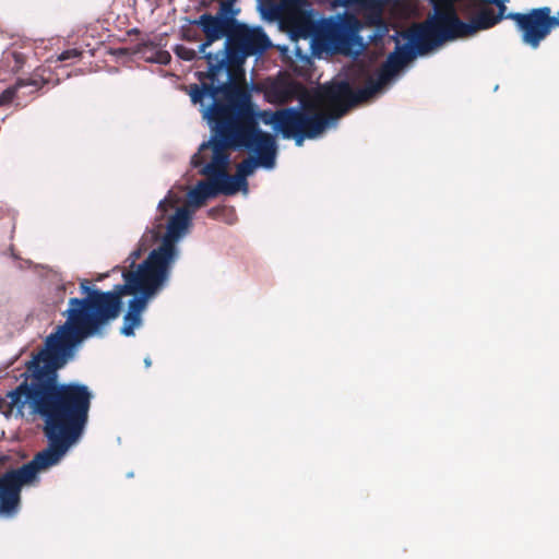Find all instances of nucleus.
<instances>
[{
    "instance_id": "f03ea898",
    "label": "nucleus",
    "mask_w": 559,
    "mask_h": 559,
    "mask_svg": "<svg viewBox=\"0 0 559 559\" xmlns=\"http://www.w3.org/2000/svg\"><path fill=\"white\" fill-rule=\"evenodd\" d=\"M21 383L0 397V413L7 418L40 419L48 445L32 461L0 475V514L15 515L21 507L22 488L38 481V473L57 465L84 432L88 417L79 399L57 391L38 373L27 371Z\"/></svg>"
},
{
    "instance_id": "423d86ee",
    "label": "nucleus",
    "mask_w": 559,
    "mask_h": 559,
    "mask_svg": "<svg viewBox=\"0 0 559 559\" xmlns=\"http://www.w3.org/2000/svg\"><path fill=\"white\" fill-rule=\"evenodd\" d=\"M415 46L409 45L396 46L386 60L377 70L374 80L368 76L364 87L354 90L346 81L331 83L320 88L317 94L319 102L330 105L334 110V119L341 118L350 108L359 104L368 102L372 98L386 83H389L409 61L416 56Z\"/></svg>"
},
{
    "instance_id": "cd10ccee",
    "label": "nucleus",
    "mask_w": 559,
    "mask_h": 559,
    "mask_svg": "<svg viewBox=\"0 0 559 559\" xmlns=\"http://www.w3.org/2000/svg\"><path fill=\"white\" fill-rule=\"evenodd\" d=\"M28 90H25V92L22 90L21 93H20V97L22 98L24 95H34L35 93H31V91L33 90L32 86L28 87Z\"/></svg>"
},
{
    "instance_id": "a878e982",
    "label": "nucleus",
    "mask_w": 559,
    "mask_h": 559,
    "mask_svg": "<svg viewBox=\"0 0 559 559\" xmlns=\"http://www.w3.org/2000/svg\"><path fill=\"white\" fill-rule=\"evenodd\" d=\"M174 206V203L173 201L168 200V199H164L162 200L159 203H158V209L162 211V212H166L168 207H173Z\"/></svg>"
},
{
    "instance_id": "b1692460",
    "label": "nucleus",
    "mask_w": 559,
    "mask_h": 559,
    "mask_svg": "<svg viewBox=\"0 0 559 559\" xmlns=\"http://www.w3.org/2000/svg\"><path fill=\"white\" fill-rule=\"evenodd\" d=\"M170 55L168 51H159L157 53L156 61L160 64H167L170 61Z\"/></svg>"
},
{
    "instance_id": "4be33fe9",
    "label": "nucleus",
    "mask_w": 559,
    "mask_h": 559,
    "mask_svg": "<svg viewBox=\"0 0 559 559\" xmlns=\"http://www.w3.org/2000/svg\"><path fill=\"white\" fill-rule=\"evenodd\" d=\"M82 52L78 49H68V50H64L63 52L60 53L59 56V60L60 61H66V60H70V59H76L79 57H81Z\"/></svg>"
},
{
    "instance_id": "f8f14e48",
    "label": "nucleus",
    "mask_w": 559,
    "mask_h": 559,
    "mask_svg": "<svg viewBox=\"0 0 559 559\" xmlns=\"http://www.w3.org/2000/svg\"><path fill=\"white\" fill-rule=\"evenodd\" d=\"M193 23L201 27L205 40L199 46V52L203 53V57L207 53L205 50L210 47L214 41L226 37L228 38V34H230L231 28L228 27V24H231V20L223 21L217 15H212L210 13L202 14L198 20L193 21Z\"/></svg>"
},
{
    "instance_id": "dca6fc26",
    "label": "nucleus",
    "mask_w": 559,
    "mask_h": 559,
    "mask_svg": "<svg viewBox=\"0 0 559 559\" xmlns=\"http://www.w3.org/2000/svg\"><path fill=\"white\" fill-rule=\"evenodd\" d=\"M503 19L506 17L498 12L496 13L493 9L485 7L471 20V22H465L466 37L474 35L478 31L491 28Z\"/></svg>"
},
{
    "instance_id": "a211bd4d",
    "label": "nucleus",
    "mask_w": 559,
    "mask_h": 559,
    "mask_svg": "<svg viewBox=\"0 0 559 559\" xmlns=\"http://www.w3.org/2000/svg\"><path fill=\"white\" fill-rule=\"evenodd\" d=\"M141 323H142V318L141 317L127 312L124 318H123V324L121 326L120 332L124 336H133L134 335V329L140 326Z\"/></svg>"
},
{
    "instance_id": "f257e3e1",
    "label": "nucleus",
    "mask_w": 559,
    "mask_h": 559,
    "mask_svg": "<svg viewBox=\"0 0 559 559\" xmlns=\"http://www.w3.org/2000/svg\"><path fill=\"white\" fill-rule=\"evenodd\" d=\"M170 273L146 261L136 271H124V283L111 290L97 288L92 281H80L83 297H71L62 312L66 321L57 325L45 342L44 347L26 362L27 371L38 373L57 391L67 390L79 399L81 411L88 417L93 394L90 388L79 382L61 383L58 370L73 360L81 344L93 336L104 334L106 326L116 320L122 309V298L134 295L129 301L128 313L141 317L147 300L156 295L169 280Z\"/></svg>"
},
{
    "instance_id": "6e6552de",
    "label": "nucleus",
    "mask_w": 559,
    "mask_h": 559,
    "mask_svg": "<svg viewBox=\"0 0 559 559\" xmlns=\"http://www.w3.org/2000/svg\"><path fill=\"white\" fill-rule=\"evenodd\" d=\"M190 219V213L186 207L177 209L168 219L166 233L162 237L159 246L153 249L144 261L170 273L179 257L177 242L187 230Z\"/></svg>"
},
{
    "instance_id": "412c9836",
    "label": "nucleus",
    "mask_w": 559,
    "mask_h": 559,
    "mask_svg": "<svg viewBox=\"0 0 559 559\" xmlns=\"http://www.w3.org/2000/svg\"><path fill=\"white\" fill-rule=\"evenodd\" d=\"M144 240H145V236L142 237V239L140 241V245H139V248H136L135 250H133L130 253L129 259L131 260V265H133L135 263V261L138 259H140L142 253L146 250V245L144 243Z\"/></svg>"
},
{
    "instance_id": "5701e85b",
    "label": "nucleus",
    "mask_w": 559,
    "mask_h": 559,
    "mask_svg": "<svg viewBox=\"0 0 559 559\" xmlns=\"http://www.w3.org/2000/svg\"><path fill=\"white\" fill-rule=\"evenodd\" d=\"M484 3H493L498 7V13L503 15L507 19V7L506 3L509 0H480Z\"/></svg>"
},
{
    "instance_id": "c756f323",
    "label": "nucleus",
    "mask_w": 559,
    "mask_h": 559,
    "mask_svg": "<svg viewBox=\"0 0 559 559\" xmlns=\"http://www.w3.org/2000/svg\"><path fill=\"white\" fill-rule=\"evenodd\" d=\"M145 365L148 367L151 366V360L148 358L145 359Z\"/></svg>"
},
{
    "instance_id": "20e7f679",
    "label": "nucleus",
    "mask_w": 559,
    "mask_h": 559,
    "mask_svg": "<svg viewBox=\"0 0 559 559\" xmlns=\"http://www.w3.org/2000/svg\"><path fill=\"white\" fill-rule=\"evenodd\" d=\"M240 90L249 95V105L254 117V121L259 124L260 119L264 124L272 126L273 129L282 134L284 139H293L297 146H301L306 139H316L321 135L329 127L330 122L335 120L332 118L335 110L330 106H325L331 110L328 115L322 111H310V106L288 107L273 110L257 111L252 104L251 94L237 82H223L219 85L191 84L189 86V95L193 104L202 106L203 117L212 126L211 111L215 105L226 107L230 105L226 86ZM322 104V102H320ZM324 105V103H323Z\"/></svg>"
},
{
    "instance_id": "1a4fd4ad",
    "label": "nucleus",
    "mask_w": 559,
    "mask_h": 559,
    "mask_svg": "<svg viewBox=\"0 0 559 559\" xmlns=\"http://www.w3.org/2000/svg\"><path fill=\"white\" fill-rule=\"evenodd\" d=\"M359 29L358 19L345 13L326 20L322 26V35L336 51L346 52L357 38Z\"/></svg>"
},
{
    "instance_id": "4468645a",
    "label": "nucleus",
    "mask_w": 559,
    "mask_h": 559,
    "mask_svg": "<svg viewBox=\"0 0 559 559\" xmlns=\"http://www.w3.org/2000/svg\"><path fill=\"white\" fill-rule=\"evenodd\" d=\"M46 82L47 81L38 74V72H34L27 79H19L14 85L5 88L0 94V107L11 104L14 99L21 100L20 93L22 90H25V87L32 86L33 90L31 93H36L46 84ZM16 105H21V102H17Z\"/></svg>"
},
{
    "instance_id": "0eeeda50",
    "label": "nucleus",
    "mask_w": 559,
    "mask_h": 559,
    "mask_svg": "<svg viewBox=\"0 0 559 559\" xmlns=\"http://www.w3.org/2000/svg\"><path fill=\"white\" fill-rule=\"evenodd\" d=\"M465 22L455 11L451 0H444L442 5H436L433 16L419 24L409 35L417 53L425 55L445 41L464 38Z\"/></svg>"
},
{
    "instance_id": "7ed1b4c3",
    "label": "nucleus",
    "mask_w": 559,
    "mask_h": 559,
    "mask_svg": "<svg viewBox=\"0 0 559 559\" xmlns=\"http://www.w3.org/2000/svg\"><path fill=\"white\" fill-rule=\"evenodd\" d=\"M230 105H217L211 111L214 136L201 144L192 156L193 167H200L212 150L206 169L216 173L225 183L226 195L247 188V177L258 166L271 169L275 166L277 146L275 138L262 131L254 121L249 95L226 86Z\"/></svg>"
},
{
    "instance_id": "2eb2a0df",
    "label": "nucleus",
    "mask_w": 559,
    "mask_h": 559,
    "mask_svg": "<svg viewBox=\"0 0 559 559\" xmlns=\"http://www.w3.org/2000/svg\"><path fill=\"white\" fill-rule=\"evenodd\" d=\"M292 36L296 39H308L317 35L318 27L314 20L305 12L289 15L286 20Z\"/></svg>"
},
{
    "instance_id": "f3484780",
    "label": "nucleus",
    "mask_w": 559,
    "mask_h": 559,
    "mask_svg": "<svg viewBox=\"0 0 559 559\" xmlns=\"http://www.w3.org/2000/svg\"><path fill=\"white\" fill-rule=\"evenodd\" d=\"M237 13H238V10H235L234 1L233 0H224L221 2L219 9H218L216 15L219 16L223 21L231 20L233 23L228 24V27L234 28L237 25L241 24L235 17Z\"/></svg>"
},
{
    "instance_id": "393cba45",
    "label": "nucleus",
    "mask_w": 559,
    "mask_h": 559,
    "mask_svg": "<svg viewBox=\"0 0 559 559\" xmlns=\"http://www.w3.org/2000/svg\"><path fill=\"white\" fill-rule=\"evenodd\" d=\"M224 211H225L224 206L211 207L207 211V216L211 217V218H217Z\"/></svg>"
},
{
    "instance_id": "39448f33",
    "label": "nucleus",
    "mask_w": 559,
    "mask_h": 559,
    "mask_svg": "<svg viewBox=\"0 0 559 559\" xmlns=\"http://www.w3.org/2000/svg\"><path fill=\"white\" fill-rule=\"evenodd\" d=\"M271 41L262 27H250L245 23L231 28L222 50L204 56L207 71L198 72V79L205 84L219 85V75L226 74L225 82H237L245 78L242 64L250 56L263 53Z\"/></svg>"
},
{
    "instance_id": "6ab92c4d",
    "label": "nucleus",
    "mask_w": 559,
    "mask_h": 559,
    "mask_svg": "<svg viewBox=\"0 0 559 559\" xmlns=\"http://www.w3.org/2000/svg\"><path fill=\"white\" fill-rule=\"evenodd\" d=\"M542 16L544 21V28L546 37L551 33L552 29L559 27V12L557 15H551V9L549 7H542Z\"/></svg>"
},
{
    "instance_id": "aec40b11",
    "label": "nucleus",
    "mask_w": 559,
    "mask_h": 559,
    "mask_svg": "<svg viewBox=\"0 0 559 559\" xmlns=\"http://www.w3.org/2000/svg\"><path fill=\"white\" fill-rule=\"evenodd\" d=\"M175 53L182 60L192 61L197 57V51L192 48L186 47L183 45H178L175 48Z\"/></svg>"
},
{
    "instance_id": "9d476101",
    "label": "nucleus",
    "mask_w": 559,
    "mask_h": 559,
    "mask_svg": "<svg viewBox=\"0 0 559 559\" xmlns=\"http://www.w3.org/2000/svg\"><path fill=\"white\" fill-rule=\"evenodd\" d=\"M507 19L515 23L522 41L533 49H537L540 43L547 38L540 8L532 9L526 13L510 12L507 14Z\"/></svg>"
},
{
    "instance_id": "ddd939ff",
    "label": "nucleus",
    "mask_w": 559,
    "mask_h": 559,
    "mask_svg": "<svg viewBox=\"0 0 559 559\" xmlns=\"http://www.w3.org/2000/svg\"><path fill=\"white\" fill-rule=\"evenodd\" d=\"M302 87L299 83L290 80H275L265 87V98L271 104L284 105L301 94Z\"/></svg>"
},
{
    "instance_id": "9b49d317",
    "label": "nucleus",
    "mask_w": 559,
    "mask_h": 559,
    "mask_svg": "<svg viewBox=\"0 0 559 559\" xmlns=\"http://www.w3.org/2000/svg\"><path fill=\"white\" fill-rule=\"evenodd\" d=\"M199 168V174L205 176L207 180L199 181L188 193V204L195 209L203 206L207 199L219 193L226 195L225 183L222 178L216 173L207 170L204 163Z\"/></svg>"
},
{
    "instance_id": "c85d7f7f",
    "label": "nucleus",
    "mask_w": 559,
    "mask_h": 559,
    "mask_svg": "<svg viewBox=\"0 0 559 559\" xmlns=\"http://www.w3.org/2000/svg\"><path fill=\"white\" fill-rule=\"evenodd\" d=\"M107 276H108V274H99V275L96 277V280H95V281H96V282H100V281H103V280H104L105 277H107Z\"/></svg>"
},
{
    "instance_id": "bb28decb",
    "label": "nucleus",
    "mask_w": 559,
    "mask_h": 559,
    "mask_svg": "<svg viewBox=\"0 0 559 559\" xmlns=\"http://www.w3.org/2000/svg\"><path fill=\"white\" fill-rule=\"evenodd\" d=\"M150 234H151L150 237H151V241L152 242H155V241H157L159 239V231L158 230H154L153 229V230L150 231Z\"/></svg>"
}]
</instances>
